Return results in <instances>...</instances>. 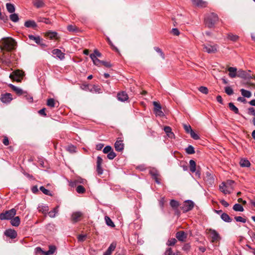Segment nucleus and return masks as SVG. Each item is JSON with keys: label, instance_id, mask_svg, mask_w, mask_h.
I'll return each instance as SVG.
<instances>
[{"label": "nucleus", "instance_id": "obj_1", "mask_svg": "<svg viewBox=\"0 0 255 255\" xmlns=\"http://www.w3.org/2000/svg\"><path fill=\"white\" fill-rule=\"evenodd\" d=\"M16 46V42L11 37L3 38L0 41V48L1 51H11L14 50Z\"/></svg>", "mask_w": 255, "mask_h": 255}, {"label": "nucleus", "instance_id": "obj_2", "mask_svg": "<svg viewBox=\"0 0 255 255\" xmlns=\"http://www.w3.org/2000/svg\"><path fill=\"white\" fill-rule=\"evenodd\" d=\"M219 18L217 14L211 13L207 15L205 18L206 26L209 28L214 27L216 22L218 21Z\"/></svg>", "mask_w": 255, "mask_h": 255}, {"label": "nucleus", "instance_id": "obj_3", "mask_svg": "<svg viewBox=\"0 0 255 255\" xmlns=\"http://www.w3.org/2000/svg\"><path fill=\"white\" fill-rule=\"evenodd\" d=\"M16 213L15 209L13 208L9 210L5 211L4 212L0 214V220H10L14 217Z\"/></svg>", "mask_w": 255, "mask_h": 255}, {"label": "nucleus", "instance_id": "obj_4", "mask_svg": "<svg viewBox=\"0 0 255 255\" xmlns=\"http://www.w3.org/2000/svg\"><path fill=\"white\" fill-rule=\"evenodd\" d=\"M217 45L214 44L212 45L210 44H206L203 45V48L205 52L209 54L215 53L217 51Z\"/></svg>", "mask_w": 255, "mask_h": 255}, {"label": "nucleus", "instance_id": "obj_5", "mask_svg": "<svg viewBox=\"0 0 255 255\" xmlns=\"http://www.w3.org/2000/svg\"><path fill=\"white\" fill-rule=\"evenodd\" d=\"M23 76V72L20 70H16L13 72L11 74L9 75V77L14 81L17 82L20 81V78H22Z\"/></svg>", "mask_w": 255, "mask_h": 255}, {"label": "nucleus", "instance_id": "obj_6", "mask_svg": "<svg viewBox=\"0 0 255 255\" xmlns=\"http://www.w3.org/2000/svg\"><path fill=\"white\" fill-rule=\"evenodd\" d=\"M194 206V203L190 200H187L185 201L182 207V209L184 213H186L191 211Z\"/></svg>", "mask_w": 255, "mask_h": 255}, {"label": "nucleus", "instance_id": "obj_7", "mask_svg": "<svg viewBox=\"0 0 255 255\" xmlns=\"http://www.w3.org/2000/svg\"><path fill=\"white\" fill-rule=\"evenodd\" d=\"M153 105L154 106V112L156 116L159 117H163L164 114L161 110V106L160 104L157 102L154 101L153 102Z\"/></svg>", "mask_w": 255, "mask_h": 255}, {"label": "nucleus", "instance_id": "obj_8", "mask_svg": "<svg viewBox=\"0 0 255 255\" xmlns=\"http://www.w3.org/2000/svg\"><path fill=\"white\" fill-rule=\"evenodd\" d=\"M237 77L245 79H253L252 76L249 74L246 71L243 70H239L237 72Z\"/></svg>", "mask_w": 255, "mask_h": 255}, {"label": "nucleus", "instance_id": "obj_9", "mask_svg": "<svg viewBox=\"0 0 255 255\" xmlns=\"http://www.w3.org/2000/svg\"><path fill=\"white\" fill-rule=\"evenodd\" d=\"M86 182V180L85 179H83L81 177H78L77 179L71 181L69 182V185L72 187H74L76 186L78 184H84Z\"/></svg>", "mask_w": 255, "mask_h": 255}, {"label": "nucleus", "instance_id": "obj_10", "mask_svg": "<svg viewBox=\"0 0 255 255\" xmlns=\"http://www.w3.org/2000/svg\"><path fill=\"white\" fill-rule=\"evenodd\" d=\"M209 231L211 235L212 242H214L221 239L219 234L215 230L209 229Z\"/></svg>", "mask_w": 255, "mask_h": 255}, {"label": "nucleus", "instance_id": "obj_11", "mask_svg": "<svg viewBox=\"0 0 255 255\" xmlns=\"http://www.w3.org/2000/svg\"><path fill=\"white\" fill-rule=\"evenodd\" d=\"M124 144L121 138H118L115 143V148L116 151H121L124 149Z\"/></svg>", "mask_w": 255, "mask_h": 255}, {"label": "nucleus", "instance_id": "obj_12", "mask_svg": "<svg viewBox=\"0 0 255 255\" xmlns=\"http://www.w3.org/2000/svg\"><path fill=\"white\" fill-rule=\"evenodd\" d=\"M12 100V95L10 93L1 95L0 100L3 103H8Z\"/></svg>", "mask_w": 255, "mask_h": 255}, {"label": "nucleus", "instance_id": "obj_13", "mask_svg": "<svg viewBox=\"0 0 255 255\" xmlns=\"http://www.w3.org/2000/svg\"><path fill=\"white\" fill-rule=\"evenodd\" d=\"M83 214L81 212H74L71 216V220L73 223H76L80 220Z\"/></svg>", "mask_w": 255, "mask_h": 255}, {"label": "nucleus", "instance_id": "obj_14", "mask_svg": "<svg viewBox=\"0 0 255 255\" xmlns=\"http://www.w3.org/2000/svg\"><path fill=\"white\" fill-rule=\"evenodd\" d=\"M176 238L181 242H184L187 237V235L184 231H179L176 234Z\"/></svg>", "mask_w": 255, "mask_h": 255}, {"label": "nucleus", "instance_id": "obj_15", "mask_svg": "<svg viewBox=\"0 0 255 255\" xmlns=\"http://www.w3.org/2000/svg\"><path fill=\"white\" fill-rule=\"evenodd\" d=\"M117 97L118 100L121 102L127 101L128 99V94L124 91L119 93Z\"/></svg>", "mask_w": 255, "mask_h": 255}, {"label": "nucleus", "instance_id": "obj_16", "mask_svg": "<svg viewBox=\"0 0 255 255\" xmlns=\"http://www.w3.org/2000/svg\"><path fill=\"white\" fill-rule=\"evenodd\" d=\"M8 86L18 96L26 94V93L24 92L21 88L17 87L11 84H9Z\"/></svg>", "mask_w": 255, "mask_h": 255}, {"label": "nucleus", "instance_id": "obj_17", "mask_svg": "<svg viewBox=\"0 0 255 255\" xmlns=\"http://www.w3.org/2000/svg\"><path fill=\"white\" fill-rule=\"evenodd\" d=\"M102 162V158L100 156H98L97 160V171L99 175H101L103 173V169L101 167Z\"/></svg>", "mask_w": 255, "mask_h": 255}, {"label": "nucleus", "instance_id": "obj_18", "mask_svg": "<svg viewBox=\"0 0 255 255\" xmlns=\"http://www.w3.org/2000/svg\"><path fill=\"white\" fill-rule=\"evenodd\" d=\"M4 235L10 238L11 239H14L17 236V233L14 230L8 229V230H6L5 231Z\"/></svg>", "mask_w": 255, "mask_h": 255}, {"label": "nucleus", "instance_id": "obj_19", "mask_svg": "<svg viewBox=\"0 0 255 255\" xmlns=\"http://www.w3.org/2000/svg\"><path fill=\"white\" fill-rule=\"evenodd\" d=\"M52 53L60 60H63L65 58L64 53L62 52V51L58 49H55L53 50Z\"/></svg>", "mask_w": 255, "mask_h": 255}, {"label": "nucleus", "instance_id": "obj_20", "mask_svg": "<svg viewBox=\"0 0 255 255\" xmlns=\"http://www.w3.org/2000/svg\"><path fill=\"white\" fill-rule=\"evenodd\" d=\"M229 72V75L231 78H235L237 76V69L236 67H230L228 69Z\"/></svg>", "mask_w": 255, "mask_h": 255}, {"label": "nucleus", "instance_id": "obj_21", "mask_svg": "<svg viewBox=\"0 0 255 255\" xmlns=\"http://www.w3.org/2000/svg\"><path fill=\"white\" fill-rule=\"evenodd\" d=\"M227 186L224 182H222L219 186L220 190L224 194H230L231 192L227 189Z\"/></svg>", "mask_w": 255, "mask_h": 255}, {"label": "nucleus", "instance_id": "obj_22", "mask_svg": "<svg viewBox=\"0 0 255 255\" xmlns=\"http://www.w3.org/2000/svg\"><path fill=\"white\" fill-rule=\"evenodd\" d=\"M205 180L211 185L214 183V178L213 175L209 172H207L206 173Z\"/></svg>", "mask_w": 255, "mask_h": 255}, {"label": "nucleus", "instance_id": "obj_23", "mask_svg": "<svg viewBox=\"0 0 255 255\" xmlns=\"http://www.w3.org/2000/svg\"><path fill=\"white\" fill-rule=\"evenodd\" d=\"M192 3L199 7H205L207 5V2L202 0H191Z\"/></svg>", "mask_w": 255, "mask_h": 255}, {"label": "nucleus", "instance_id": "obj_24", "mask_svg": "<svg viewBox=\"0 0 255 255\" xmlns=\"http://www.w3.org/2000/svg\"><path fill=\"white\" fill-rule=\"evenodd\" d=\"M240 165L242 167H249L251 166V163L247 159L242 158L240 161Z\"/></svg>", "mask_w": 255, "mask_h": 255}, {"label": "nucleus", "instance_id": "obj_25", "mask_svg": "<svg viewBox=\"0 0 255 255\" xmlns=\"http://www.w3.org/2000/svg\"><path fill=\"white\" fill-rule=\"evenodd\" d=\"M20 220L19 217L16 216L13 217L10 219V223L12 226L14 227H18L20 224Z\"/></svg>", "mask_w": 255, "mask_h": 255}, {"label": "nucleus", "instance_id": "obj_26", "mask_svg": "<svg viewBox=\"0 0 255 255\" xmlns=\"http://www.w3.org/2000/svg\"><path fill=\"white\" fill-rule=\"evenodd\" d=\"M164 130L166 133L167 135L171 138H172L174 137V134L173 132H172L171 128L170 127L166 126L164 128Z\"/></svg>", "mask_w": 255, "mask_h": 255}, {"label": "nucleus", "instance_id": "obj_27", "mask_svg": "<svg viewBox=\"0 0 255 255\" xmlns=\"http://www.w3.org/2000/svg\"><path fill=\"white\" fill-rule=\"evenodd\" d=\"M112 147L110 145L106 146L103 149V152L105 153H108L107 157L109 159H112Z\"/></svg>", "mask_w": 255, "mask_h": 255}, {"label": "nucleus", "instance_id": "obj_28", "mask_svg": "<svg viewBox=\"0 0 255 255\" xmlns=\"http://www.w3.org/2000/svg\"><path fill=\"white\" fill-rule=\"evenodd\" d=\"M221 218L223 221L227 223H231L232 221V218L225 213H222L221 214Z\"/></svg>", "mask_w": 255, "mask_h": 255}, {"label": "nucleus", "instance_id": "obj_29", "mask_svg": "<svg viewBox=\"0 0 255 255\" xmlns=\"http://www.w3.org/2000/svg\"><path fill=\"white\" fill-rule=\"evenodd\" d=\"M90 57L93 61V63L97 66H100L103 61L99 60L96 58L94 55H90Z\"/></svg>", "mask_w": 255, "mask_h": 255}, {"label": "nucleus", "instance_id": "obj_30", "mask_svg": "<svg viewBox=\"0 0 255 255\" xmlns=\"http://www.w3.org/2000/svg\"><path fill=\"white\" fill-rule=\"evenodd\" d=\"M24 26L26 27L35 28L37 26L36 22L34 20H27L24 23Z\"/></svg>", "mask_w": 255, "mask_h": 255}, {"label": "nucleus", "instance_id": "obj_31", "mask_svg": "<svg viewBox=\"0 0 255 255\" xmlns=\"http://www.w3.org/2000/svg\"><path fill=\"white\" fill-rule=\"evenodd\" d=\"M240 91L241 92L242 95L245 98H249L252 96V93L250 91L245 90L244 89H241Z\"/></svg>", "mask_w": 255, "mask_h": 255}, {"label": "nucleus", "instance_id": "obj_32", "mask_svg": "<svg viewBox=\"0 0 255 255\" xmlns=\"http://www.w3.org/2000/svg\"><path fill=\"white\" fill-rule=\"evenodd\" d=\"M190 164V170L191 172L194 173L196 172V164L194 160L191 159L189 161Z\"/></svg>", "mask_w": 255, "mask_h": 255}, {"label": "nucleus", "instance_id": "obj_33", "mask_svg": "<svg viewBox=\"0 0 255 255\" xmlns=\"http://www.w3.org/2000/svg\"><path fill=\"white\" fill-rule=\"evenodd\" d=\"M56 250V248L55 246H49L48 251L44 253V255H52L55 253Z\"/></svg>", "mask_w": 255, "mask_h": 255}, {"label": "nucleus", "instance_id": "obj_34", "mask_svg": "<svg viewBox=\"0 0 255 255\" xmlns=\"http://www.w3.org/2000/svg\"><path fill=\"white\" fill-rule=\"evenodd\" d=\"M6 7L7 10L9 13H13L15 11V8L14 5L10 3H7L6 4Z\"/></svg>", "mask_w": 255, "mask_h": 255}, {"label": "nucleus", "instance_id": "obj_35", "mask_svg": "<svg viewBox=\"0 0 255 255\" xmlns=\"http://www.w3.org/2000/svg\"><path fill=\"white\" fill-rule=\"evenodd\" d=\"M228 105L230 110L233 111L236 114H239V109L234 105V103L231 102L229 103Z\"/></svg>", "mask_w": 255, "mask_h": 255}, {"label": "nucleus", "instance_id": "obj_36", "mask_svg": "<svg viewBox=\"0 0 255 255\" xmlns=\"http://www.w3.org/2000/svg\"><path fill=\"white\" fill-rule=\"evenodd\" d=\"M233 209L236 212H243L244 209L243 207L240 204H235L233 207Z\"/></svg>", "mask_w": 255, "mask_h": 255}, {"label": "nucleus", "instance_id": "obj_37", "mask_svg": "<svg viewBox=\"0 0 255 255\" xmlns=\"http://www.w3.org/2000/svg\"><path fill=\"white\" fill-rule=\"evenodd\" d=\"M28 37L30 40H33L37 44H40L41 39L39 36H35L33 35H29Z\"/></svg>", "mask_w": 255, "mask_h": 255}, {"label": "nucleus", "instance_id": "obj_38", "mask_svg": "<svg viewBox=\"0 0 255 255\" xmlns=\"http://www.w3.org/2000/svg\"><path fill=\"white\" fill-rule=\"evenodd\" d=\"M39 212L43 214H46L49 210L47 206L39 205L37 208Z\"/></svg>", "mask_w": 255, "mask_h": 255}, {"label": "nucleus", "instance_id": "obj_39", "mask_svg": "<svg viewBox=\"0 0 255 255\" xmlns=\"http://www.w3.org/2000/svg\"><path fill=\"white\" fill-rule=\"evenodd\" d=\"M58 208L59 206H56L53 209V210L49 212L48 215L49 217L51 218H54L58 212Z\"/></svg>", "mask_w": 255, "mask_h": 255}, {"label": "nucleus", "instance_id": "obj_40", "mask_svg": "<svg viewBox=\"0 0 255 255\" xmlns=\"http://www.w3.org/2000/svg\"><path fill=\"white\" fill-rule=\"evenodd\" d=\"M56 102L55 100L53 98L48 99L47 101V105L51 108L55 107Z\"/></svg>", "mask_w": 255, "mask_h": 255}, {"label": "nucleus", "instance_id": "obj_41", "mask_svg": "<svg viewBox=\"0 0 255 255\" xmlns=\"http://www.w3.org/2000/svg\"><path fill=\"white\" fill-rule=\"evenodd\" d=\"M149 174L151 175L152 177L154 178H156V177H158L159 176V173L158 171L155 169L152 168L149 170Z\"/></svg>", "mask_w": 255, "mask_h": 255}, {"label": "nucleus", "instance_id": "obj_42", "mask_svg": "<svg viewBox=\"0 0 255 255\" xmlns=\"http://www.w3.org/2000/svg\"><path fill=\"white\" fill-rule=\"evenodd\" d=\"M9 18L12 21L14 22H17L19 20V17L18 14L15 13H12V14L9 15Z\"/></svg>", "mask_w": 255, "mask_h": 255}, {"label": "nucleus", "instance_id": "obj_43", "mask_svg": "<svg viewBox=\"0 0 255 255\" xmlns=\"http://www.w3.org/2000/svg\"><path fill=\"white\" fill-rule=\"evenodd\" d=\"M33 3L34 5L37 8L41 7L44 5L42 0H34Z\"/></svg>", "mask_w": 255, "mask_h": 255}, {"label": "nucleus", "instance_id": "obj_44", "mask_svg": "<svg viewBox=\"0 0 255 255\" xmlns=\"http://www.w3.org/2000/svg\"><path fill=\"white\" fill-rule=\"evenodd\" d=\"M185 151L186 153L189 154H192L195 153L194 148L191 145H188V147L185 148Z\"/></svg>", "mask_w": 255, "mask_h": 255}, {"label": "nucleus", "instance_id": "obj_45", "mask_svg": "<svg viewBox=\"0 0 255 255\" xmlns=\"http://www.w3.org/2000/svg\"><path fill=\"white\" fill-rule=\"evenodd\" d=\"M101 89L100 86L97 85H93L90 89V91L92 93H100Z\"/></svg>", "mask_w": 255, "mask_h": 255}, {"label": "nucleus", "instance_id": "obj_46", "mask_svg": "<svg viewBox=\"0 0 255 255\" xmlns=\"http://www.w3.org/2000/svg\"><path fill=\"white\" fill-rule=\"evenodd\" d=\"M46 35L50 39H53L56 38L57 35V33L53 31H48L46 33Z\"/></svg>", "mask_w": 255, "mask_h": 255}, {"label": "nucleus", "instance_id": "obj_47", "mask_svg": "<svg viewBox=\"0 0 255 255\" xmlns=\"http://www.w3.org/2000/svg\"><path fill=\"white\" fill-rule=\"evenodd\" d=\"M76 190L79 194H83L85 192V188L81 185H78Z\"/></svg>", "mask_w": 255, "mask_h": 255}, {"label": "nucleus", "instance_id": "obj_48", "mask_svg": "<svg viewBox=\"0 0 255 255\" xmlns=\"http://www.w3.org/2000/svg\"><path fill=\"white\" fill-rule=\"evenodd\" d=\"M170 205L173 208L175 209L178 207L179 204L178 201L172 199L170 202Z\"/></svg>", "mask_w": 255, "mask_h": 255}, {"label": "nucleus", "instance_id": "obj_49", "mask_svg": "<svg viewBox=\"0 0 255 255\" xmlns=\"http://www.w3.org/2000/svg\"><path fill=\"white\" fill-rule=\"evenodd\" d=\"M199 91L204 94H207L208 93V89L206 87L201 86L198 88Z\"/></svg>", "mask_w": 255, "mask_h": 255}, {"label": "nucleus", "instance_id": "obj_50", "mask_svg": "<svg viewBox=\"0 0 255 255\" xmlns=\"http://www.w3.org/2000/svg\"><path fill=\"white\" fill-rule=\"evenodd\" d=\"M225 91L228 95H232L234 93L233 89L230 87H226L225 88Z\"/></svg>", "mask_w": 255, "mask_h": 255}, {"label": "nucleus", "instance_id": "obj_51", "mask_svg": "<svg viewBox=\"0 0 255 255\" xmlns=\"http://www.w3.org/2000/svg\"><path fill=\"white\" fill-rule=\"evenodd\" d=\"M154 49L155 50L156 52L160 54V56L162 57V59L165 58L164 54L160 48L157 47H154Z\"/></svg>", "mask_w": 255, "mask_h": 255}, {"label": "nucleus", "instance_id": "obj_52", "mask_svg": "<svg viewBox=\"0 0 255 255\" xmlns=\"http://www.w3.org/2000/svg\"><path fill=\"white\" fill-rule=\"evenodd\" d=\"M235 219L237 222H242L243 223H245L247 221L246 219H244L241 216H236L235 217Z\"/></svg>", "mask_w": 255, "mask_h": 255}, {"label": "nucleus", "instance_id": "obj_53", "mask_svg": "<svg viewBox=\"0 0 255 255\" xmlns=\"http://www.w3.org/2000/svg\"><path fill=\"white\" fill-rule=\"evenodd\" d=\"M40 190L46 195H51L49 190L45 189L43 186L40 187Z\"/></svg>", "mask_w": 255, "mask_h": 255}, {"label": "nucleus", "instance_id": "obj_54", "mask_svg": "<svg viewBox=\"0 0 255 255\" xmlns=\"http://www.w3.org/2000/svg\"><path fill=\"white\" fill-rule=\"evenodd\" d=\"M183 127H184V128L185 130L187 133H190L191 132V131L192 130V129L191 128V127L189 125L184 124Z\"/></svg>", "mask_w": 255, "mask_h": 255}, {"label": "nucleus", "instance_id": "obj_55", "mask_svg": "<svg viewBox=\"0 0 255 255\" xmlns=\"http://www.w3.org/2000/svg\"><path fill=\"white\" fill-rule=\"evenodd\" d=\"M176 243V240L175 238H172L170 240H168L167 245L168 246H174Z\"/></svg>", "mask_w": 255, "mask_h": 255}, {"label": "nucleus", "instance_id": "obj_56", "mask_svg": "<svg viewBox=\"0 0 255 255\" xmlns=\"http://www.w3.org/2000/svg\"><path fill=\"white\" fill-rule=\"evenodd\" d=\"M190 135L192 138L195 140H197L199 139V136L193 130L190 133Z\"/></svg>", "mask_w": 255, "mask_h": 255}, {"label": "nucleus", "instance_id": "obj_57", "mask_svg": "<svg viewBox=\"0 0 255 255\" xmlns=\"http://www.w3.org/2000/svg\"><path fill=\"white\" fill-rule=\"evenodd\" d=\"M248 113L249 115L255 116V110L253 107H250L248 109Z\"/></svg>", "mask_w": 255, "mask_h": 255}, {"label": "nucleus", "instance_id": "obj_58", "mask_svg": "<svg viewBox=\"0 0 255 255\" xmlns=\"http://www.w3.org/2000/svg\"><path fill=\"white\" fill-rule=\"evenodd\" d=\"M76 149V147L74 145L69 146L67 148V150L71 153L75 152Z\"/></svg>", "mask_w": 255, "mask_h": 255}, {"label": "nucleus", "instance_id": "obj_59", "mask_svg": "<svg viewBox=\"0 0 255 255\" xmlns=\"http://www.w3.org/2000/svg\"><path fill=\"white\" fill-rule=\"evenodd\" d=\"M86 237L87 236L86 235H80L78 237V240L80 242H84L85 240Z\"/></svg>", "mask_w": 255, "mask_h": 255}, {"label": "nucleus", "instance_id": "obj_60", "mask_svg": "<svg viewBox=\"0 0 255 255\" xmlns=\"http://www.w3.org/2000/svg\"><path fill=\"white\" fill-rule=\"evenodd\" d=\"M228 38L232 41H236L238 39V36L236 35L230 34L228 35Z\"/></svg>", "mask_w": 255, "mask_h": 255}, {"label": "nucleus", "instance_id": "obj_61", "mask_svg": "<svg viewBox=\"0 0 255 255\" xmlns=\"http://www.w3.org/2000/svg\"><path fill=\"white\" fill-rule=\"evenodd\" d=\"M67 29L69 31L75 32L77 30V27L72 25H69L67 27Z\"/></svg>", "mask_w": 255, "mask_h": 255}, {"label": "nucleus", "instance_id": "obj_62", "mask_svg": "<svg viewBox=\"0 0 255 255\" xmlns=\"http://www.w3.org/2000/svg\"><path fill=\"white\" fill-rule=\"evenodd\" d=\"M90 55H94L96 58L101 57L102 56L101 53L97 49L94 50V53Z\"/></svg>", "mask_w": 255, "mask_h": 255}, {"label": "nucleus", "instance_id": "obj_63", "mask_svg": "<svg viewBox=\"0 0 255 255\" xmlns=\"http://www.w3.org/2000/svg\"><path fill=\"white\" fill-rule=\"evenodd\" d=\"M105 219L106 222V224L109 226H112V220L108 216H106L105 217Z\"/></svg>", "mask_w": 255, "mask_h": 255}, {"label": "nucleus", "instance_id": "obj_64", "mask_svg": "<svg viewBox=\"0 0 255 255\" xmlns=\"http://www.w3.org/2000/svg\"><path fill=\"white\" fill-rule=\"evenodd\" d=\"M112 254V244H111L107 251L104 253L103 255H111V254Z\"/></svg>", "mask_w": 255, "mask_h": 255}]
</instances>
